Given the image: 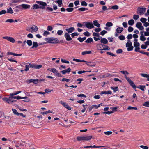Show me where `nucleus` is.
<instances>
[{"instance_id": "nucleus-1", "label": "nucleus", "mask_w": 149, "mask_h": 149, "mask_svg": "<svg viewBox=\"0 0 149 149\" xmlns=\"http://www.w3.org/2000/svg\"><path fill=\"white\" fill-rule=\"evenodd\" d=\"M36 2L40 5H38L37 4H33L32 6V8L33 9H43L45 8V6L47 5L46 3L44 2L36 1Z\"/></svg>"}, {"instance_id": "nucleus-2", "label": "nucleus", "mask_w": 149, "mask_h": 149, "mask_svg": "<svg viewBox=\"0 0 149 149\" xmlns=\"http://www.w3.org/2000/svg\"><path fill=\"white\" fill-rule=\"evenodd\" d=\"M45 40L48 43L56 44L59 42L58 39L54 37L46 38H45Z\"/></svg>"}, {"instance_id": "nucleus-3", "label": "nucleus", "mask_w": 149, "mask_h": 149, "mask_svg": "<svg viewBox=\"0 0 149 149\" xmlns=\"http://www.w3.org/2000/svg\"><path fill=\"white\" fill-rule=\"evenodd\" d=\"M26 29L27 31L29 32L33 33L37 31L38 30V28L37 26L33 25L31 27H28L26 28Z\"/></svg>"}, {"instance_id": "nucleus-4", "label": "nucleus", "mask_w": 149, "mask_h": 149, "mask_svg": "<svg viewBox=\"0 0 149 149\" xmlns=\"http://www.w3.org/2000/svg\"><path fill=\"white\" fill-rule=\"evenodd\" d=\"M126 46L127 47L128 51L132 50L133 49V47L132 46V43L130 40H128L126 44Z\"/></svg>"}, {"instance_id": "nucleus-5", "label": "nucleus", "mask_w": 149, "mask_h": 149, "mask_svg": "<svg viewBox=\"0 0 149 149\" xmlns=\"http://www.w3.org/2000/svg\"><path fill=\"white\" fill-rule=\"evenodd\" d=\"M146 10L145 8L139 7L137 8V13L140 15H142L144 14Z\"/></svg>"}, {"instance_id": "nucleus-6", "label": "nucleus", "mask_w": 149, "mask_h": 149, "mask_svg": "<svg viewBox=\"0 0 149 149\" xmlns=\"http://www.w3.org/2000/svg\"><path fill=\"white\" fill-rule=\"evenodd\" d=\"M84 24L87 28L91 29L93 28L94 27L93 25L91 22H84Z\"/></svg>"}, {"instance_id": "nucleus-7", "label": "nucleus", "mask_w": 149, "mask_h": 149, "mask_svg": "<svg viewBox=\"0 0 149 149\" xmlns=\"http://www.w3.org/2000/svg\"><path fill=\"white\" fill-rule=\"evenodd\" d=\"M102 47H103V49H100L99 47H100V45L98 44L97 45V49L99 50H109L110 49V48L107 45H102Z\"/></svg>"}, {"instance_id": "nucleus-8", "label": "nucleus", "mask_w": 149, "mask_h": 149, "mask_svg": "<svg viewBox=\"0 0 149 149\" xmlns=\"http://www.w3.org/2000/svg\"><path fill=\"white\" fill-rule=\"evenodd\" d=\"M3 100L4 101L9 104H11L12 103L16 101L15 100L9 99L7 97H5L3 98Z\"/></svg>"}, {"instance_id": "nucleus-9", "label": "nucleus", "mask_w": 149, "mask_h": 149, "mask_svg": "<svg viewBox=\"0 0 149 149\" xmlns=\"http://www.w3.org/2000/svg\"><path fill=\"white\" fill-rule=\"evenodd\" d=\"M120 72L124 75L125 77L127 80L130 79L127 76V75L129 74L127 71L122 70L120 71Z\"/></svg>"}, {"instance_id": "nucleus-10", "label": "nucleus", "mask_w": 149, "mask_h": 149, "mask_svg": "<svg viewBox=\"0 0 149 149\" xmlns=\"http://www.w3.org/2000/svg\"><path fill=\"white\" fill-rule=\"evenodd\" d=\"M136 27L139 30H142L144 29V27L142 26V24L140 22H138L136 23Z\"/></svg>"}, {"instance_id": "nucleus-11", "label": "nucleus", "mask_w": 149, "mask_h": 149, "mask_svg": "<svg viewBox=\"0 0 149 149\" xmlns=\"http://www.w3.org/2000/svg\"><path fill=\"white\" fill-rule=\"evenodd\" d=\"M64 37L66 38L67 41H70L72 40V38L70 36L69 34L67 33H66L64 35Z\"/></svg>"}, {"instance_id": "nucleus-12", "label": "nucleus", "mask_w": 149, "mask_h": 149, "mask_svg": "<svg viewBox=\"0 0 149 149\" xmlns=\"http://www.w3.org/2000/svg\"><path fill=\"white\" fill-rule=\"evenodd\" d=\"M128 83L131 86L133 87L134 89L135 88H136V86L134 83L130 79L127 80Z\"/></svg>"}, {"instance_id": "nucleus-13", "label": "nucleus", "mask_w": 149, "mask_h": 149, "mask_svg": "<svg viewBox=\"0 0 149 149\" xmlns=\"http://www.w3.org/2000/svg\"><path fill=\"white\" fill-rule=\"evenodd\" d=\"M74 29H75L74 27H72L66 29L65 30L68 32L67 33L69 34L72 32L74 31Z\"/></svg>"}, {"instance_id": "nucleus-14", "label": "nucleus", "mask_w": 149, "mask_h": 149, "mask_svg": "<svg viewBox=\"0 0 149 149\" xmlns=\"http://www.w3.org/2000/svg\"><path fill=\"white\" fill-rule=\"evenodd\" d=\"M71 71V69L70 68H68L67 69L61 71V72L63 74H65L67 73L68 74Z\"/></svg>"}, {"instance_id": "nucleus-15", "label": "nucleus", "mask_w": 149, "mask_h": 149, "mask_svg": "<svg viewBox=\"0 0 149 149\" xmlns=\"http://www.w3.org/2000/svg\"><path fill=\"white\" fill-rule=\"evenodd\" d=\"M20 6L22 7L24 9H27L30 8V6L28 4H22L20 5Z\"/></svg>"}, {"instance_id": "nucleus-16", "label": "nucleus", "mask_w": 149, "mask_h": 149, "mask_svg": "<svg viewBox=\"0 0 149 149\" xmlns=\"http://www.w3.org/2000/svg\"><path fill=\"white\" fill-rule=\"evenodd\" d=\"M111 94L112 92L110 90L108 91H102L100 93V94L101 95H102L104 94Z\"/></svg>"}, {"instance_id": "nucleus-17", "label": "nucleus", "mask_w": 149, "mask_h": 149, "mask_svg": "<svg viewBox=\"0 0 149 149\" xmlns=\"http://www.w3.org/2000/svg\"><path fill=\"white\" fill-rule=\"evenodd\" d=\"M101 38L100 40V42L101 43L104 44H106L108 43V41L107 39L105 38H102V37H101Z\"/></svg>"}, {"instance_id": "nucleus-18", "label": "nucleus", "mask_w": 149, "mask_h": 149, "mask_svg": "<svg viewBox=\"0 0 149 149\" xmlns=\"http://www.w3.org/2000/svg\"><path fill=\"white\" fill-rule=\"evenodd\" d=\"M124 29L123 27H118L116 29V31L117 33H120Z\"/></svg>"}, {"instance_id": "nucleus-19", "label": "nucleus", "mask_w": 149, "mask_h": 149, "mask_svg": "<svg viewBox=\"0 0 149 149\" xmlns=\"http://www.w3.org/2000/svg\"><path fill=\"white\" fill-rule=\"evenodd\" d=\"M93 24L95 26L99 27L100 26V24L98 23L97 20H94L93 21Z\"/></svg>"}, {"instance_id": "nucleus-20", "label": "nucleus", "mask_w": 149, "mask_h": 149, "mask_svg": "<svg viewBox=\"0 0 149 149\" xmlns=\"http://www.w3.org/2000/svg\"><path fill=\"white\" fill-rule=\"evenodd\" d=\"M137 88L143 91H144L145 90V86L144 85H140L139 86L137 87Z\"/></svg>"}, {"instance_id": "nucleus-21", "label": "nucleus", "mask_w": 149, "mask_h": 149, "mask_svg": "<svg viewBox=\"0 0 149 149\" xmlns=\"http://www.w3.org/2000/svg\"><path fill=\"white\" fill-rule=\"evenodd\" d=\"M84 140L88 141L91 139L92 138V136H84Z\"/></svg>"}, {"instance_id": "nucleus-22", "label": "nucleus", "mask_w": 149, "mask_h": 149, "mask_svg": "<svg viewBox=\"0 0 149 149\" xmlns=\"http://www.w3.org/2000/svg\"><path fill=\"white\" fill-rule=\"evenodd\" d=\"M7 13L10 14H12L13 13V10L11 7L8 8L7 10Z\"/></svg>"}, {"instance_id": "nucleus-23", "label": "nucleus", "mask_w": 149, "mask_h": 149, "mask_svg": "<svg viewBox=\"0 0 149 149\" xmlns=\"http://www.w3.org/2000/svg\"><path fill=\"white\" fill-rule=\"evenodd\" d=\"M93 41V39L91 38H89L87 39L85 42L87 43H90Z\"/></svg>"}, {"instance_id": "nucleus-24", "label": "nucleus", "mask_w": 149, "mask_h": 149, "mask_svg": "<svg viewBox=\"0 0 149 149\" xmlns=\"http://www.w3.org/2000/svg\"><path fill=\"white\" fill-rule=\"evenodd\" d=\"M47 70H48L52 72L53 73H54L55 74L56 73V71H57V70H56V69L54 68L52 69L48 68V69Z\"/></svg>"}, {"instance_id": "nucleus-25", "label": "nucleus", "mask_w": 149, "mask_h": 149, "mask_svg": "<svg viewBox=\"0 0 149 149\" xmlns=\"http://www.w3.org/2000/svg\"><path fill=\"white\" fill-rule=\"evenodd\" d=\"M86 38V37H84L82 38L81 37H79L77 38V39L80 42H81L85 40Z\"/></svg>"}, {"instance_id": "nucleus-26", "label": "nucleus", "mask_w": 149, "mask_h": 149, "mask_svg": "<svg viewBox=\"0 0 149 149\" xmlns=\"http://www.w3.org/2000/svg\"><path fill=\"white\" fill-rule=\"evenodd\" d=\"M39 45L38 44V43L37 42H33V45L32 47V48H36Z\"/></svg>"}, {"instance_id": "nucleus-27", "label": "nucleus", "mask_w": 149, "mask_h": 149, "mask_svg": "<svg viewBox=\"0 0 149 149\" xmlns=\"http://www.w3.org/2000/svg\"><path fill=\"white\" fill-rule=\"evenodd\" d=\"M134 22L133 19L130 20L128 21V24L129 25L132 26L134 24Z\"/></svg>"}, {"instance_id": "nucleus-28", "label": "nucleus", "mask_w": 149, "mask_h": 149, "mask_svg": "<svg viewBox=\"0 0 149 149\" xmlns=\"http://www.w3.org/2000/svg\"><path fill=\"white\" fill-rule=\"evenodd\" d=\"M91 53V51H85L83 52L82 53V54L83 55L86 54H90Z\"/></svg>"}, {"instance_id": "nucleus-29", "label": "nucleus", "mask_w": 149, "mask_h": 149, "mask_svg": "<svg viewBox=\"0 0 149 149\" xmlns=\"http://www.w3.org/2000/svg\"><path fill=\"white\" fill-rule=\"evenodd\" d=\"M8 40L12 43H14L15 42V39L13 38L10 37H9Z\"/></svg>"}, {"instance_id": "nucleus-30", "label": "nucleus", "mask_w": 149, "mask_h": 149, "mask_svg": "<svg viewBox=\"0 0 149 149\" xmlns=\"http://www.w3.org/2000/svg\"><path fill=\"white\" fill-rule=\"evenodd\" d=\"M113 25L112 23L110 22H108L106 24V26L108 27H111Z\"/></svg>"}, {"instance_id": "nucleus-31", "label": "nucleus", "mask_w": 149, "mask_h": 149, "mask_svg": "<svg viewBox=\"0 0 149 149\" xmlns=\"http://www.w3.org/2000/svg\"><path fill=\"white\" fill-rule=\"evenodd\" d=\"M86 64L87 65L90 67L95 66V65L94 64H93L91 62H87Z\"/></svg>"}, {"instance_id": "nucleus-32", "label": "nucleus", "mask_w": 149, "mask_h": 149, "mask_svg": "<svg viewBox=\"0 0 149 149\" xmlns=\"http://www.w3.org/2000/svg\"><path fill=\"white\" fill-rule=\"evenodd\" d=\"M50 33L47 31H45L43 33V35L45 36H47L48 35H49Z\"/></svg>"}, {"instance_id": "nucleus-33", "label": "nucleus", "mask_w": 149, "mask_h": 149, "mask_svg": "<svg viewBox=\"0 0 149 149\" xmlns=\"http://www.w3.org/2000/svg\"><path fill=\"white\" fill-rule=\"evenodd\" d=\"M143 105L146 107H149V101L145 102L143 104Z\"/></svg>"}, {"instance_id": "nucleus-34", "label": "nucleus", "mask_w": 149, "mask_h": 149, "mask_svg": "<svg viewBox=\"0 0 149 149\" xmlns=\"http://www.w3.org/2000/svg\"><path fill=\"white\" fill-rule=\"evenodd\" d=\"M13 113L15 114L17 116L19 115V113L15 109H12Z\"/></svg>"}, {"instance_id": "nucleus-35", "label": "nucleus", "mask_w": 149, "mask_h": 149, "mask_svg": "<svg viewBox=\"0 0 149 149\" xmlns=\"http://www.w3.org/2000/svg\"><path fill=\"white\" fill-rule=\"evenodd\" d=\"M55 2L57 3L59 5L60 7L61 6V5L62 4V2L61 0H58L57 1H55Z\"/></svg>"}, {"instance_id": "nucleus-36", "label": "nucleus", "mask_w": 149, "mask_h": 149, "mask_svg": "<svg viewBox=\"0 0 149 149\" xmlns=\"http://www.w3.org/2000/svg\"><path fill=\"white\" fill-rule=\"evenodd\" d=\"M78 10L81 11H84L86 10H87L88 9L84 7H81L79 8L78 9Z\"/></svg>"}, {"instance_id": "nucleus-37", "label": "nucleus", "mask_w": 149, "mask_h": 149, "mask_svg": "<svg viewBox=\"0 0 149 149\" xmlns=\"http://www.w3.org/2000/svg\"><path fill=\"white\" fill-rule=\"evenodd\" d=\"M140 39L141 40L144 41H145L146 40V38L144 37V35L143 36H141L140 37Z\"/></svg>"}, {"instance_id": "nucleus-38", "label": "nucleus", "mask_w": 149, "mask_h": 149, "mask_svg": "<svg viewBox=\"0 0 149 149\" xmlns=\"http://www.w3.org/2000/svg\"><path fill=\"white\" fill-rule=\"evenodd\" d=\"M26 43L29 46H30L32 45V41L30 40H27L26 41Z\"/></svg>"}, {"instance_id": "nucleus-39", "label": "nucleus", "mask_w": 149, "mask_h": 149, "mask_svg": "<svg viewBox=\"0 0 149 149\" xmlns=\"http://www.w3.org/2000/svg\"><path fill=\"white\" fill-rule=\"evenodd\" d=\"M77 139L78 141H79L84 140V136L77 137Z\"/></svg>"}, {"instance_id": "nucleus-40", "label": "nucleus", "mask_w": 149, "mask_h": 149, "mask_svg": "<svg viewBox=\"0 0 149 149\" xmlns=\"http://www.w3.org/2000/svg\"><path fill=\"white\" fill-rule=\"evenodd\" d=\"M118 108L117 107H112L110 108V109L112 110L111 111H113V113L117 111V109Z\"/></svg>"}, {"instance_id": "nucleus-41", "label": "nucleus", "mask_w": 149, "mask_h": 149, "mask_svg": "<svg viewBox=\"0 0 149 149\" xmlns=\"http://www.w3.org/2000/svg\"><path fill=\"white\" fill-rule=\"evenodd\" d=\"M141 75L143 77L145 78H148L149 77V75L148 74L143 73H141Z\"/></svg>"}, {"instance_id": "nucleus-42", "label": "nucleus", "mask_w": 149, "mask_h": 149, "mask_svg": "<svg viewBox=\"0 0 149 149\" xmlns=\"http://www.w3.org/2000/svg\"><path fill=\"white\" fill-rule=\"evenodd\" d=\"M95 31L96 32H99L101 30V29L99 27L98 28H96L95 29Z\"/></svg>"}, {"instance_id": "nucleus-43", "label": "nucleus", "mask_w": 149, "mask_h": 149, "mask_svg": "<svg viewBox=\"0 0 149 149\" xmlns=\"http://www.w3.org/2000/svg\"><path fill=\"white\" fill-rule=\"evenodd\" d=\"M93 35L94 37H100L99 34L95 32L93 33Z\"/></svg>"}, {"instance_id": "nucleus-44", "label": "nucleus", "mask_w": 149, "mask_h": 149, "mask_svg": "<svg viewBox=\"0 0 149 149\" xmlns=\"http://www.w3.org/2000/svg\"><path fill=\"white\" fill-rule=\"evenodd\" d=\"M139 17V16L138 15H133V18L135 20H137Z\"/></svg>"}, {"instance_id": "nucleus-45", "label": "nucleus", "mask_w": 149, "mask_h": 149, "mask_svg": "<svg viewBox=\"0 0 149 149\" xmlns=\"http://www.w3.org/2000/svg\"><path fill=\"white\" fill-rule=\"evenodd\" d=\"M111 9L114 10H117L118 9V5H115L112 6Z\"/></svg>"}, {"instance_id": "nucleus-46", "label": "nucleus", "mask_w": 149, "mask_h": 149, "mask_svg": "<svg viewBox=\"0 0 149 149\" xmlns=\"http://www.w3.org/2000/svg\"><path fill=\"white\" fill-rule=\"evenodd\" d=\"M118 38L120 40H125V36L123 35L119 36Z\"/></svg>"}, {"instance_id": "nucleus-47", "label": "nucleus", "mask_w": 149, "mask_h": 149, "mask_svg": "<svg viewBox=\"0 0 149 149\" xmlns=\"http://www.w3.org/2000/svg\"><path fill=\"white\" fill-rule=\"evenodd\" d=\"M111 88L113 90L114 92H116V91H118V87H111Z\"/></svg>"}, {"instance_id": "nucleus-48", "label": "nucleus", "mask_w": 149, "mask_h": 149, "mask_svg": "<svg viewBox=\"0 0 149 149\" xmlns=\"http://www.w3.org/2000/svg\"><path fill=\"white\" fill-rule=\"evenodd\" d=\"M140 21L143 23H145L147 21V19L144 18H141L140 19Z\"/></svg>"}, {"instance_id": "nucleus-49", "label": "nucleus", "mask_w": 149, "mask_h": 149, "mask_svg": "<svg viewBox=\"0 0 149 149\" xmlns=\"http://www.w3.org/2000/svg\"><path fill=\"white\" fill-rule=\"evenodd\" d=\"M42 67V65H36L35 64L34 68L37 69H39Z\"/></svg>"}, {"instance_id": "nucleus-50", "label": "nucleus", "mask_w": 149, "mask_h": 149, "mask_svg": "<svg viewBox=\"0 0 149 149\" xmlns=\"http://www.w3.org/2000/svg\"><path fill=\"white\" fill-rule=\"evenodd\" d=\"M71 36L72 38H74L76 36H77L78 35V34L77 33L74 32L71 34Z\"/></svg>"}, {"instance_id": "nucleus-51", "label": "nucleus", "mask_w": 149, "mask_h": 149, "mask_svg": "<svg viewBox=\"0 0 149 149\" xmlns=\"http://www.w3.org/2000/svg\"><path fill=\"white\" fill-rule=\"evenodd\" d=\"M64 106L65 107L67 108L68 110H70L71 109V108L68 105L66 104H65V105Z\"/></svg>"}, {"instance_id": "nucleus-52", "label": "nucleus", "mask_w": 149, "mask_h": 149, "mask_svg": "<svg viewBox=\"0 0 149 149\" xmlns=\"http://www.w3.org/2000/svg\"><path fill=\"white\" fill-rule=\"evenodd\" d=\"M112 132L111 131H107L104 132V133L107 135H109L112 134Z\"/></svg>"}, {"instance_id": "nucleus-53", "label": "nucleus", "mask_w": 149, "mask_h": 149, "mask_svg": "<svg viewBox=\"0 0 149 149\" xmlns=\"http://www.w3.org/2000/svg\"><path fill=\"white\" fill-rule=\"evenodd\" d=\"M133 28L132 27L130 26L128 28V31L129 32H131L133 31Z\"/></svg>"}, {"instance_id": "nucleus-54", "label": "nucleus", "mask_w": 149, "mask_h": 149, "mask_svg": "<svg viewBox=\"0 0 149 149\" xmlns=\"http://www.w3.org/2000/svg\"><path fill=\"white\" fill-rule=\"evenodd\" d=\"M27 64H28V65L29 68H34L35 67V64H32L31 63H27Z\"/></svg>"}, {"instance_id": "nucleus-55", "label": "nucleus", "mask_w": 149, "mask_h": 149, "mask_svg": "<svg viewBox=\"0 0 149 149\" xmlns=\"http://www.w3.org/2000/svg\"><path fill=\"white\" fill-rule=\"evenodd\" d=\"M53 29V27L51 26H48L47 27V30L49 31H51Z\"/></svg>"}, {"instance_id": "nucleus-56", "label": "nucleus", "mask_w": 149, "mask_h": 149, "mask_svg": "<svg viewBox=\"0 0 149 149\" xmlns=\"http://www.w3.org/2000/svg\"><path fill=\"white\" fill-rule=\"evenodd\" d=\"M63 31L62 30H59L57 32V34L59 35H61L62 34Z\"/></svg>"}, {"instance_id": "nucleus-57", "label": "nucleus", "mask_w": 149, "mask_h": 149, "mask_svg": "<svg viewBox=\"0 0 149 149\" xmlns=\"http://www.w3.org/2000/svg\"><path fill=\"white\" fill-rule=\"evenodd\" d=\"M66 10L68 12H71L72 11L74 10L73 8H69L66 9Z\"/></svg>"}, {"instance_id": "nucleus-58", "label": "nucleus", "mask_w": 149, "mask_h": 149, "mask_svg": "<svg viewBox=\"0 0 149 149\" xmlns=\"http://www.w3.org/2000/svg\"><path fill=\"white\" fill-rule=\"evenodd\" d=\"M95 108V109H97V105H92L90 108V110H91L92 109Z\"/></svg>"}, {"instance_id": "nucleus-59", "label": "nucleus", "mask_w": 149, "mask_h": 149, "mask_svg": "<svg viewBox=\"0 0 149 149\" xmlns=\"http://www.w3.org/2000/svg\"><path fill=\"white\" fill-rule=\"evenodd\" d=\"M107 33V31L105 30H103L100 33V34L102 36H103Z\"/></svg>"}, {"instance_id": "nucleus-60", "label": "nucleus", "mask_w": 149, "mask_h": 149, "mask_svg": "<svg viewBox=\"0 0 149 149\" xmlns=\"http://www.w3.org/2000/svg\"><path fill=\"white\" fill-rule=\"evenodd\" d=\"M84 34L87 36H89L90 35V33L88 31H86L84 33Z\"/></svg>"}, {"instance_id": "nucleus-61", "label": "nucleus", "mask_w": 149, "mask_h": 149, "mask_svg": "<svg viewBox=\"0 0 149 149\" xmlns=\"http://www.w3.org/2000/svg\"><path fill=\"white\" fill-rule=\"evenodd\" d=\"M61 61L62 63H67V64L69 63V61H67L66 60H65V59H62L61 60Z\"/></svg>"}, {"instance_id": "nucleus-62", "label": "nucleus", "mask_w": 149, "mask_h": 149, "mask_svg": "<svg viewBox=\"0 0 149 149\" xmlns=\"http://www.w3.org/2000/svg\"><path fill=\"white\" fill-rule=\"evenodd\" d=\"M81 5L82 6H86L87 5V3L85 1H83L81 2Z\"/></svg>"}, {"instance_id": "nucleus-63", "label": "nucleus", "mask_w": 149, "mask_h": 149, "mask_svg": "<svg viewBox=\"0 0 149 149\" xmlns=\"http://www.w3.org/2000/svg\"><path fill=\"white\" fill-rule=\"evenodd\" d=\"M122 25L125 28H127L128 26L126 22H123L122 23Z\"/></svg>"}, {"instance_id": "nucleus-64", "label": "nucleus", "mask_w": 149, "mask_h": 149, "mask_svg": "<svg viewBox=\"0 0 149 149\" xmlns=\"http://www.w3.org/2000/svg\"><path fill=\"white\" fill-rule=\"evenodd\" d=\"M141 148L143 149H148V147L143 145H141L139 146Z\"/></svg>"}]
</instances>
